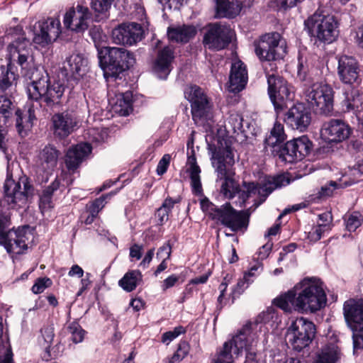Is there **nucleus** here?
Returning a JSON list of instances; mask_svg holds the SVG:
<instances>
[{
  "label": "nucleus",
  "mask_w": 363,
  "mask_h": 363,
  "mask_svg": "<svg viewBox=\"0 0 363 363\" xmlns=\"http://www.w3.org/2000/svg\"><path fill=\"white\" fill-rule=\"evenodd\" d=\"M169 212L165 210L164 208L160 207L157 212L156 216L158 218L159 224L163 225V223L168 220L169 219Z\"/></svg>",
  "instance_id": "63"
},
{
  "label": "nucleus",
  "mask_w": 363,
  "mask_h": 363,
  "mask_svg": "<svg viewBox=\"0 0 363 363\" xmlns=\"http://www.w3.org/2000/svg\"><path fill=\"white\" fill-rule=\"evenodd\" d=\"M363 97L356 92L346 93L344 100L342 101V111L344 112L361 111Z\"/></svg>",
  "instance_id": "42"
},
{
  "label": "nucleus",
  "mask_w": 363,
  "mask_h": 363,
  "mask_svg": "<svg viewBox=\"0 0 363 363\" xmlns=\"http://www.w3.org/2000/svg\"><path fill=\"white\" fill-rule=\"evenodd\" d=\"M68 332L71 334L70 340L75 344L83 341L86 331L82 329L79 324L74 321L67 328Z\"/></svg>",
  "instance_id": "48"
},
{
  "label": "nucleus",
  "mask_w": 363,
  "mask_h": 363,
  "mask_svg": "<svg viewBox=\"0 0 363 363\" xmlns=\"http://www.w3.org/2000/svg\"><path fill=\"white\" fill-rule=\"evenodd\" d=\"M284 120L286 124L292 129L303 132L311 123V111L303 104H296L285 113Z\"/></svg>",
  "instance_id": "24"
},
{
  "label": "nucleus",
  "mask_w": 363,
  "mask_h": 363,
  "mask_svg": "<svg viewBox=\"0 0 363 363\" xmlns=\"http://www.w3.org/2000/svg\"><path fill=\"white\" fill-rule=\"evenodd\" d=\"M179 279V276L172 274L167 277L162 282L161 286L162 291H166L169 288L173 287Z\"/></svg>",
  "instance_id": "61"
},
{
  "label": "nucleus",
  "mask_w": 363,
  "mask_h": 363,
  "mask_svg": "<svg viewBox=\"0 0 363 363\" xmlns=\"http://www.w3.org/2000/svg\"><path fill=\"white\" fill-rule=\"evenodd\" d=\"M305 29L315 43L330 44L338 35L337 21L335 16L324 11H316L304 22Z\"/></svg>",
  "instance_id": "8"
},
{
  "label": "nucleus",
  "mask_w": 363,
  "mask_h": 363,
  "mask_svg": "<svg viewBox=\"0 0 363 363\" xmlns=\"http://www.w3.org/2000/svg\"><path fill=\"white\" fill-rule=\"evenodd\" d=\"M201 210L208 217L230 228L233 232H238L247 229L251 214V208L237 211L229 202L220 206L213 203L207 197L200 200Z\"/></svg>",
  "instance_id": "5"
},
{
  "label": "nucleus",
  "mask_w": 363,
  "mask_h": 363,
  "mask_svg": "<svg viewBox=\"0 0 363 363\" xmlns=\"http://www.w3.org/2000/svg\"><path fill=\"white\" fill-rule=\"evenodd\" d=\"M305 91L306 100L314 112L319 115L330 116L333 111L334 91L327 84L312 82Z\"/></svg>",
  "instance_id": "9"
},
{
  "label": "nucleus",
  "mask_w": 363,
  "mask_h": 363,
  "mask_svg": "<svg viewBox=\"0 0 363 363\" xmlns=\"http://www.w3.org/2000/svg\"><path fill=\"white\" fill-rule=\"evenodd\" d=\"M352 130L344 121L330 119L325 122L321 128V135L330 143H341L347 140Z\"/></svg>",
  "instance_id": "23"
},
{
  "label": "nucleus",
  "mask_w": 363,
  "mask_h": 363,
  "mask_svg": "<svg viewBox=\"0 0 363 363\" xmlns=\"http://www.w3.org/2000/svg\"><path fill=\"white\" fill-rule=\"evenodd\" d=\"M35 32L33 42L42 47L55 42L62 33V26L59 16L48 17L39 21Z\"/></svg>",
  "instance_id": "17"
},
{
  "label": "nucleus",
  "mask_w": 363,
  "mask_h": 363,
  "mask_svg": "<svg viewBox=\"0 0 363 363\" xmlns=\"http://www.w3.org/2000/svg\"><path fill=\"white\" fill-rule=\"evenodd\" d=\"M253 338L250 327L242 328L233 338L224 342L223 347L218 350L213 363H233L234 359L239 357L243 352H246L244 363H254L256 352L252 348Z\"/></svg>",
  "instance_id": "6"
},
{
  "label": "nucleus",
  "mask_w": 363,
  "mask_h": 363,
  "mask_svg": "<svg viewBox=\"0 0 363 363\" xmlns=\"http://www.w3.org/2000/svg\"><path fill=\"white\" fill-rule=\"evenodd\" d=\"M188 164L189 168L187 172L189 173L191 179V186L192 192L196 195L202 194V186L200 178L201 169L196 163V159L194 155L188 157Z\"/></svg>",
  "instance_id": "37"
},
{
  "label": "nucleus",
  "mask_w": 363,
  "mask_h": 363,
  "mask_svg": "<svg viewBox=\"0 0 363 363\" xmlns=\"http://www.w3.org/2000/svg\"><path fill=\"white\" fill-rule=\"evenodd\" d=\"M169 162L170 156L169 155H164L160 160L157 167V173L158 175H162L167 172Z\"/></svg>",
  "instance_id": "59"
},
{
  "label": "nucleus",
  "mask_w": 363,
  "mask_h": 363,
  "mask_svg": "<svg viewBox=\"0 0 363 363\" xmlns=\"http://www.w3.org/2000/svg\"><path fill=\"white\" fill-rule=\"evenodd\" d=\"M315 332L313 322L303 317L297 318L288 328L286 339L294 350L300 352L311 344Z\"/></svg>",
  "instance_id": "12"
},
{
  "label": "nucleus",
  "mask_w": 363,
  "mask_h": 363,
  "mask_svg": "<svg viewBox=\"0 0 363 363\" xmlns=\"http://www.w3.org/2000/svg\"><path fill=\"white\" fill-rule=\"evenodd\" d=\"M28 225L18 227L11 229L4 235V241H0V245H2L9 254L21 255L28 249L27 245V231Z\"/></svg>",
  "instance_id": "22"
},
{
  "label": "nucleus",
  "mask_w": 363,
  "mask_h": 363,
  "mask_svg": "<svg viewBox=\"0 0 363 363\" xmlns=\"http://www.w3.org/2000/svg\"><path fill=\"white\" fill-rule=\"evenodd\" d=\"M292 140L294 150L297 156V161L301 160L308 155L312 148V142L306 135H302Z\"/></svg>",
  "instance_id": "43"
},
{
  "label": "nucleus",
  "mask_w": 363,
  "mask_h": 363,
  "mask_svg": "<svg viewBox=\"0 0 363 363\" xmlns=\"http://www.w3.org/2000/svg\"><path fill=\"white\" fill-rule=\"evenodd\" d=\"M115 193H108L101 196L99 198L96 199L89 206V212L92 218H96L99 211L104 207L106 201V200L110 199Z\"/></svg>",
  "instance_id": "47"
},
{
  "label": "nucleus",
  "mask_w": 363,
  "mask_h": 363,
  "mask_svg": "<svg viewBox=\"0 0 363 363\" xmlns=\"http://www.w3.org/2000/svg\"><path fill=\"white\" fill-rule=\"evenodd\" d=\"M142 245L134 244L130 248V256L138 260L142 257Z\"/></svg>",
  "instance_id": "62"
},
{
  "label": "nucleus",
  "mask_w": 363,
  "mask_h": 363,
  "mask_svg": "<svg viewBox=\"0 0 363 363\" xmlns=\"http://www.w3.org/2000/svg\"><path fill=\"white\" fill-rule=\"evenodd\" d=\"M251 283V281L250 279L247 278V279H245V277L243 279H240L237 284L235 286L234 289L232 291V295L233 298H235L236 296H240L245 289H247L249 286V284Z\"/></svg>",
  "instance_id": "56"
},
{
  "label": "nucleus",
  "mask_w": 363,
  "mask_h": 363,
  "mask_svg": "<svg viewBox=\"0 0 363 363\" xmlns=\"http://www.w3.org/2000/svg\"><path fill=\"white\" fill-rule=\"evenodd\" d=\"M53 134L60 139L70 135L77 125V121L72 112L65 111L55 113L52 117Z\"/></svg>",
  "instance_id": "25"
},
{
  "label": "nucleus",
  "mask_w": 363,
  "mask_h": 363,
  "mask_svg": "<svg viewBox=\"0 0 363 363\" xmlns=\"http://www.w3.org/2000/svg\"><path fill=\"white\" fill-rule=\"evenodd\" d=\"M277 318V314L273 309L267 310L262 313L257 318V321H260L264 324L269 323L274 318Z\"/></svg>",
  "instance_id": "60"
},
{
  "label": "nucleus",
  "mask_w": 363,
  "mask_h": 363,
  "mask_svg": "<svg viewBox=\"0 0 363 363\" xmlns=\"http://www.w3.org/2000/svg\"><path fill=\"white\" fill-rule=\"evenodd\" d=\"M87 1L94 12L104 13L111 9L114 0H87ZM84 4H87L86 0L84 1Z\"/></svg>",
  "instance_id": "50"
},
{
  "label": "nucleus",
  "mask_w": 363,
  "mask_h": 363,
  "mask_svg": "<svg viewBox=\"0 0 363 363\" xmlns=\"http://www.w3.org/2000/svg\"><path fill=\"white\" fill-rule=\"evenodd\" d=\"M197 33L193 26L184 25L178 27H169L167 29L168 38L175 43H186L193 38Z\"/></svg>",
  "instance_id": "32"
},
{
  "label": "nucleus",
  "mask_w": 363,
  "mask_h": 363,
  "mask_svg": "<svg viewBox=\"0 0 363 363\" xmlns=\"http://www.w3.org/2000/svg\"><path fill=\"white\" fill-rule=\"evenodd\" d=\"M289 183L290 179L285 174L269 177L266 178L264 182L259 187L258 194L266 197L276 189L286 186Z\"/></svg>",
  "instance_id": "35"
},
{
  "label": "nucleus",
  "mask_w": 363,
  "mask_h": 363,
  "mask_svg": "<svg viewBox=\"0 0 363 363\" xmlns=\"http://www.w3.org/2000/svg\"><path fill=\"white\" fill-rule=\"evenodd\" d=\"M343 314L347 325L353 331L354 350H363V300L346 301Z\"/></svg>",
  "instance_id": "11"
},
{
  "label": "nucleus",
  "mask_w": 363,
  "mask_h": 363,
  "mask_svg": "<svg viewBox=\"0 0 363 363\" xmlns=\"http://www.w3.org/2000/svg\"><path fill=\"white\" fill-rule=\"evenodd\" d=\"M52 284L50 279L44 277L39 278L36 280L35 283L32 286V291L35 294L42 293L47 287L50 286Z\"/></svg>",
  "instance_id": "53"
},
{
  "label": "nucleus",
  "mask_w": 363,
  "mask_h": 363,
  "mask_svg": "<svg viewBox=\"0 0 363 363\" xmlns=\"http://www.w3.org/2000/svg\"><path fill=\"white\" fill-rule=\"evenodd\" d=\"M42 337L45 342V348L48 350L54 339V328L52 326H46L40 330Z\"/></svg>",
  "instance_id": "54"
},
{
  "label": "nucleus",
  "mask_w": 363,
  "mask_h": 363,
  "mask_svg": "<svg viewBox=\"0 0 363 363\" xmlns=\"http://www.w3.org/2000/svg\"><path fill=\"white\" fill-rule=\"evenodd\" d=\"M60 182L55 179L49 186H46L40 197V208L43 209L53 208L52 196L60 187Z\"/></svg>",
  "instance_id": "41"
},
{
  "label": "nucleus",
  "mask_w": 363,
  "mask_h": 363,
  "mask_svg": "<svg viewBox=\"0 0 363 363\" xmlns=\"http://www.w3.org/2000/svg\"><path fill=\"white\" fill-rule=\"evenodd\" d=\"M133 94L130 91L123 93L117 99L114 109L122 116H126L133 111Z\"/></svg>",
  "instance_id": "40"
},
{
  "label": "nucleus",
  "mask_w": 363,
  "mask_h": 363,
  "mask_svg": "<svg viewBox=\"0 0 363 363\" xmlns=\"http://www.w3.org/2000/svg\"><path fill=\"white\" fill-rule=\"evenodd\" d=\"M185 97L191 104L192 118L194 121L207 116L211 104L206 94L201 87L196 85L189 86L185 91Z\"/></svg>",
  "instance_id": "21"
},
{
  "label": "nucleus",
  "mask_w": 363,
  "mask_h": 363,
  "mask_svg": "<svg viewBox=\"0 0 363 363\" xmlns=\"http://www.w3.org/2000/svg\"><path fill=\"white\" fill-rule=\"evenodd\" d=\"M247 82V72L245 64L240 60L233 62L229 77V91L233 93L241 91L245 89Z\"/></svg>",
  "instance_id": "26"
},
{
  "label": "nucleus",
  "mask_w": 363,
  "mask_h": 363,
  "mask_svg": "<svg viewBox=\"0 0 363 363\" xmlns=\"http://www.w3.org/2000/svg\"><path fill=\"white\" fill-rule=\"evenodd\" d=\"M86 60L79 53H73L67 57L64 62V69L70 72L74 77L82 76L86 71Z\"/></svg>",
  "instance_id": "34"
},
{
  "label": "nucleus",
  "mask_w": 363,
  "mask_h": 363,
  "mask_svg": "<svg viewBox=\"0 0 363 363\" xmlns=\"http://www.w3.org/2000/svg\"><path fill=\"white\" fill-rule=\"evenodd\" d=\"M171 252L172 246L169 242H167L158 249L156 257L158 259H168L170 257Z\"/></svg>",
  "instance_id": "58"
},
{
  "label": "nucleus",
  "mask_w": 363,
  "mask_h": 363,
  "mask_svg": "<svg viewBox=\"0 0 363 363\" xmlns=\"http://www.w3.org/2000/svg\"><path fill=\"white\" fill-rule=\"evenodd\" d=\"M337 183L336 182L331 181L329 185L322 186L321 191L324 196H330L333 194V191L337 188Z\"/></svg>",
  "instance_id": "64"
},
{
  "label": "nucleus",
  "mask_w": 363,
  "mask_h": 363,
  "mask_svg": "<svg viewBox=\"0 0 363 363\" xmlns=\"http://www.w3.org/2000/svg\"><path fill=\"white\" fill-rule=\"evenodd\" d=\"M187 0H158L163 6V9L179 10Z\"/></svg>",
  "instance_id": "57"
},
{
  "label": "nucleus",
  "mask_w": 363,
  "mask_h": 363,
  "mask_svg": "<svg viewBox=\"0 0 363 363\" xmlns=\"http://www.w3.org/2000/svg\"><path fill=\"white\" fill-rule=\"evenodd\" d=\"M98 58L105 77L116 78L135 62L133 52L118 47H102L98 50Z\"/></svg>",
  "instance_id": "7"
},
{
  "label": "nucleus",
  "mask_w": 363,
  "mask_h": 363,
  "mask_svg": "<svg viewBox=\"0 0 363 363\" xmlns=\"http://www.w3.org/2000/svg\"><path fill=\"white\" fill-rule=\"evenodd\" d=\"M60 153L55 147L46 145L39 153L38 165L45 172H51L57 166Z\"/></svg>",
  "instance_id": "30"
},
{
  "label": "nucleus",
  "mask_w": 363,
  "mask_h": 363,
  "mask_svg": "<svg viewBox=\"0 0 363 363\" xmlns=\"http://www.w3.org/2000/svg\"><path fill=\"white\" fill-rule=\"evenodd\" d=\"M65 86L60 81L51 82L46 70L36 71L28 84V98L38 102L40 106L54 109L62 105Z\"/></svg>",
  "instance_id": "2"
},
{
  "label": "nucleus",
  "mask_w": 363,
  "mask_h": 363,
  "mask_svg": "<svg viewBox=\"0 0 363 363\" xmlns=\"http://www.w3.org/2000/svg\"><path fill=\"white\" fill-rule=\"evenodd\" d=\"M11 211L0 207V241H4V235L11 228Z\"/></svg>",
  "instance_id": "44"
},
{
  "label": "nucleus",
  "mask_w": 363,
  "mask_h": 363,
  "mask_svg": "<svg viewBox=\"0 0 363 363\" xmlns=\"http://www.w3.org/2000/svg\"><path fill=\"white\" fill-rule=\"evenodd\" d=\"M285 139L284 128L280 123H275L270 134L264 140V148L270 149L274 156H277L281 161L293 163L297 161V156L292 140L283 143Z\"/></svg>",
  "instance_id": "10"
},
{
  "label": "nucleus",
  "mask_w": 363,
  "mask_h": 363,
  "mask_svg": "<svg viewBox=\"0 0 363 363\" xmlns=\"http://www.w3.org/2000/svg\"><path fill=\"white\" fill-rule=\"evenodd\" d=\"M216 17L233 18L237 16L242 9L239 0H215Z\"/></svg>",
  "instance_id": "29"
},
{
  "label": "nucleus",
  "mask_w": 363,
  "mask_h": 363,
  "mask_svg": "<svg viewBox=\"0 0 363 363\" xmlns=\"http://www.w3.org/2000/svg\"><path fill=\"white\" fill-rule=\"evenodd\" d=\"M112 39L116 44L131 46L144 38V29L138 23H123L112 30Z\"/></svg>",
  "instance_id": "20"
},
{
  "label": "nucleus",
  "mask_w": 363,
  "mask_h": 363,
  "mask_svg": "<svg viewBox=\"0 0 363 363\" xmlns=\"http://www.w3.org/2000/svg\"><path fill=\"white\" fill-rule=\"evenodd\" d=\"M5 200L9 205H15L22 208L32 194L33 188L26 177L19 179L16 182L11 177L7 176L4 185Z\"/></svg>",
  "instance_id": "14"
},
{
  "label": "nucleus",
  "mask_w": 363,
  "mask_h": 363,
  "mask_svg": "<svg viewBox=\"0 0 363 363\" xmlns=\"http://www.w3.org/2000/svg\"><path fill=\"white\" fill-rule=\"evenodd\" d=\"M14 116L18 134L21 137L28 135L33 127V121L36 119L33 108L29 107L25 113L18 108Z\"/></svg>",
  "instance_id": "31"
},
{
  "label": "nucleus",
  "mask_w": 363,
  "mask_h": 363,
  "mask_svg": "<svg viewBox=\"0 0 363 363\" xmlns=\"http://www.w3.org/2000/svg\"><path fill=\"white\" fill-rule=\"evenodd\" d=\"M91 152V146L89 143H80L70 147L65 155V164L69 171L77 169L83 160Z\"/></svg>",
  "instance_id": "28"
},
{
  "label": "nucleus",
  "mask_w": 363,
  "mask_h": 363,
  "mask_svg": "<svg viewBox=\"0 0 363 363\" xmlns=\"http://www.w3.org/2000/svg\"><path fill=\"white\" fill-rule=\"evenodd\" d=\"M297 69L298 79L305 83V86L310 85L313 81L308 74V65L307 64V60L300 55L298 57Z\"/></svg>",
  "instance_id": "46"
},
{
  "label": "nucleus",
  "mask_w": 363,
  "mask_h": 363,
  "mask_svg": "<svg viewBox=\"0 0 363 363\" xmlns=\"http://www.w3.org/2000/svg\"><path fill=\"white\" fill-rule=\"evenodd\" d=\"M242 122V117L239 114L234 113L228 117L225 126L227 128H230L234 133L238 135L244 134L246 136Z\"/></svg>",
  "instance_id": "45"
},
{
  "label": "nucleus",
  "mask_w": 363,
  "mask_h": 363,
  "mask_svg": "<svg viewBox=\"0 0 363 363\" xmlns=\"http://www.w3.org/2000/svg\"><path fill=\"white\" fill-rule=\"evenodd\" d=\"M18 75L13 71V65L9 62L7 66H0V92L9 89L17 80Z\"/></svg>",
  "instance_id": "38"
},
{
  "label": "nucleus",
  "mask_w": 363,
  "mask_h": 363,
  "mask_svg": "<svg viewBox=\"0 0 363 363\" xmlns=\"http://www.w3.org/2000/svg\"><path fill=\"white\" fill-rule=\"evenodd\" d=\"M281 35L278 33L263 35L255 43V53L262 61H274L283 57L284 50L279 45Z\"/></svg>",
  "instance_id": "16"
},
{
  "label": "nucleus",
  "mask_w": 363,
  "mask_h": 363,
  "mask_svg": "<svg viewBox=\"0 0 363 363\" xmlns=\"http://www.w3.org/2000/svg\"><path fill=\"white\" fill-rule=\"evenodd\" d=\"M186 333V330L182 326H178L174 328L172 331H168L163 333L162 336V342L164 343L169 344L174 339L177 337L179 335Z\"/></svg>",
  "instance_id": "52"
},
{
  "label": "nucleus",
  "mask_w": 363,
  "mask_h": 363,
  "mask_svg": "<svg viewBox=\"0 0 363 363\" xmlns=\"http://www.w3.org/2000/svg\"><path fill=\"white\" fill-rule=\"evenodd\" d=\"M359 73L360 65L355 57L346 55L338 57L337 74L342 84L350 86L359 84L361 82Z\"/></svg>",
  "instance_id": "19"
},
{
  "label": "nucleus",
  "mask_w": 363,
  "mask_h": 363,
  "mask_svg": "<svg viewBox=\"0 0 363 363\" xmlns=\"http://www.w3.org/2000/svg\"><path fill=\"white\" fill-rule=\"evenodd\" d=\"M7 41H10L8 45L9 62L14 66L16 62L20 66L21 74L28 77L31 81L32 75L36 72L43 69L35 67L33 55L30 54V44L25 36L22 27L16 26L10 28L4 36Z\"/></svg>",
  "instance_id": "3"
},
{
  "label": "nucleus",
  "mask_w": 363,
  "mask_h": 363,
  "mask_svg": "<svg viewBox=\"0 0 363 363\" xmlns=\"http://www.w3.org/2000/svg\"><path fill=\"white\" fill-rule=\"evenodd\" d=\"M189 345L186 341H182L178 345L177 351L168 359L167 363H179L180 362L189 352Z\"/></svg>",
  "instance_id": "49"
},
{
  "label": "nucleus",
  "mask_w": 363,
  "mask_h": 363,
  "mask_svg": "<svg viewBox=\"0 0 363 363\" xmlns=\"http://www.w3.org/2000/svg\"><path fill=\"white\" fill-rule=\"evenodd\" d=\"M341 357L338 346L329 343L322 347L315 354L313 363H337Z\"/></svg>",
  "instance_id": "33"
},
{
  "label": "nucleus",
  "mask_w": 363,
  "mask_h": 363,
  "mask_svg": "<svg viewBox=\"0 0 363 363\" xmlns=\"http://www.w3.org/2000/svg\"><path fill=\"white\" fill-rule=\"evenodd\" d=\"M174 50L166 46L158 51L153 65V71L162 79H165L171 72V64L174 60Z\"/></svg>",
  "instance_id": "27"
},
{
  "label": "nucleus",
  "mask_w": 363,
  "mask_h": 363,
  "mask_svg": "<svg viewBox=\"0 0 363 363\" xmlns=\"http://www.w3.org/2000/svg\"><path fill=\"white\" fill-rule=\"evenodd\" d=\"M327 301L322 283L314 278H305L293 289L274 299V303L286 312H316Z\"/></svg>",
  "instance_id": "1"
},
{
  "label": "nucleus",
  "mask_w": 363,
  "mask_h": 363,
  "mask_svg": "<svg viewBox=\"0 0 363 363\" xmlns=\"http://www.w3.org/2000/svg\"><path fill=\"white\" fill-rule=\"evenodd\" d=\"M327 228L328 225L326 223L318 224L312 231L309 232L308 238L311 241L317 242L321 238L322 234Z\"/></svg>",
  "instance_id": "55"
},
{
  "label": "nucleus",
  "mask_w": 363,
  "mask_h": 363,
  "mask_svg": "<svg viewBox=\"0 0 363 363\" xmlns=\"http://www.w3.org/2000/svg\"><path fill=\"white\" fill-rule=\"evenodd\" d=\"M18 108L5 96H0V128L9 125Z\"/></svg>",
  "instance_id": "36"
},
{
  "label": "nucleus",
  "mask_w": 363,
  "mask_h": 363,
  "mask_svg": "<svg viewBox=\"0 0 363 363\" xmlns=\"http://www.w3.org/2000/svg\"><path fill=\"white\" fill-rule=\"evenodd\" d=\"M268 94L277 114L288 107L294 99L292 87L282 77L274 74L267 76Z\"/></svg>",
  "instance_id": "13"
},
{
  "label": "nucleus",
  "mask_w": 363,
  "mask_h": 363,
  "mask_svg": "<svg viewBox=\"0 0 363 363\" xmlns=\"http://www.w3.org/2000/svg\"><path fill=\"white\" fill-rule=\"evenodd\" d=\"M92 14L89 8L83 4L70 7L65 13L63 24L65 28L77 33H82L88 29Z\"/></svg>",
  "instance_id": "18"
},
{
  "label": "nucleus",
  "mask_w": 363,
  "mask_h": 363,
  "mask_svg": "<svg viewBox=\"0 0 363 363\" xmlns=\"http://www.w3.org/2000/svg\"><path fill=\"white\" fill-rule=\"evenodd\" d=\"M212 166L215 169L217 179H223L220 188L221 193L225 198L233 199L236 195L238 186L233 179L229 177L230 168L235 164L234 153L232 147L226 142L216 145H208Z\"/></svg>",
  "instance_id": "4"
},
{
  "label": "nucleus",
  "mask_w": 363,
  "mask_h": 363,
  "mask_svg": "<svg viewBox=\"0 0 363 363\" xmlns=\"http://www.w3.org/2000/svg\"><path fill=\"white\" fill-rule=\"evenodd\" d=\"M233 35V30L226 23H210L203 37V44L209 50H220L230 43Z\"/></svg>",
  "instance_id": "15"
},
{
  "label": "nucleus",
  "mask_w": 363,
  "mask_h": 363,
  "mask_svg": "<svg viewBox=\"0 0 363 363\" xmlns=\"http://www.w3.org/2000/svg\"><path fill=\"white\" fill-rule=\"evenodd\" d=\"M362 222V216L359 212H353L346 219V228L349 231H355Z\"/></svg>",
  "instance_id": "51"
},
{
  "label": "nucleus",
  "mask_w": 363,
  "mask_h": 363,
  "mask_svg": "<svg viewBox=\"0 0 363 363\" xmlns=\"http://www.w3.org/2000/svg\"><path fill=\"white\" fill-rule=\"evenodd\" d=\"M143 281V275L138 270H130L127 272L123 278L119 281V286L125 291L131 292L135 289Z\"/></svg>",
  "instance_id": "39"
}]
</instances>
